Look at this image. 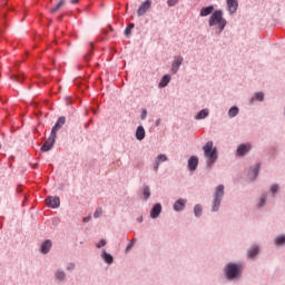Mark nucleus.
I'll use <instances>...</instances> for the list:
<instances>
[{
	"label": "nucleus",
	"instance_id": "nucleus-5",
	"mask_svg": "<svg viewBox=\"0 0 285 285\" xmlns=\"http://www.w3.org/2000/svg\"><path fill=\"white\" fill-rule=\"evenodd\" d=\"M55 141H57V136H55L53 134H50V137L48 138V140H46V142L42 145L41 151L48 153L49 150H52V147L55 146Z\"/></svg>",
	"mask_w": 285,
	"mask_h": 285
},
{
	"label": "nucleus",
	"instance_id": "nucleus-19",
	"mask_svg": "<svg viewBox=\"0 0 285 285\" xmlns=\"http://www.w3.org/2000/svg\"><path fill=\"white\" fill-rule=\"evenodd\" d=\"M65 4H66V0H60V1L57 3V6H55V7H52V8L50 9L51 14H55V12H59V10H61L62 6H65Z\"/></svg>",
	"mask_w": 285,
	"mask_h": 285
},
{
	"label": "nucleus",
	"instance_id": "nucleus-14",
	"mask_svg": "<svg viewBox=\"0 0 285 285\" xmlns=\"http://www.w3.org/2000/svg\"><path fill=\"white\" fill-rule=\"evenodd\" d=\"M51 248H52V242L50 239H47L41 245V253H43V255H47V253H50Z\"/></svg>",
	"mask_w": 285,
	"mask_h": 285
},
{
	"label": "nucleus",
	"instance_id": "nucleus-21",
	"mask_svg": "<svg viewBox=\"0 0 285 285\" xmlns=\"http://www.w3.org/2000/svg\"><path fill=\"white\" fill-rule=\"evenodd\" d=\"M237 115H239V108L237 107H232L228 110V117L233 118V117H237Z\"/></svg>",
	"mask_w": 285,
	"mask_h": 285
},
{
	"label": "nucleus",
	"instance_id": "nucleus-41",
	"mask_svg": "<svg viewBox=\"0 0 285 285\" xmlns=\"http://www.w3.org/2000/svg\"><path fill=\"white\" fill-rule=\"evenodd\" d=\"M90 219H92V217L91 216H87V217L83 218L82 222L87 223V222H90Z\"/></svg>",
	"mask_w": 285,
	"mask_h": 285
},
{
	"label": "nucleus",
	"instance_id": "nucleus-40",
	"mask_svg": "<svg viewBox=\"0 0 285 285\" xmlns=\"http://www.w3.org/2000/svg\"><path fill=\"white\" fill-rule=\"evenodd\" d=\"M154 170L157 173V170H159V161L156 160V165L154 167Z\"/></svg>",
	"mask_w": 285,
	"mask_h": 285
},
{
	"label": "nucleus",
	"instance_id": "nucleus-17",
	"mask_svg": "<svg viewBox=\"0 0 285 285\" xmlns=\"http://www.w3.org/2000/svg\"><path fill=\"white\" fill-rule=\"evenodd\" d=\"M213 10H215V7L213 6L203 8L200 10V17H208V14H213Z\"/></svg>",
	"mask_w": 285,
	"mask_h": 285
},
{
	"label": "nucleus",
	"instance_id": "nucleus-31",
	"mask_svg": "<svg viewBox=\"0 0 285 285\" xmlns=\"http://www.w3.org/2000/svg\"><path fill=\"white\" fill-rule=\"evenodd\" d=\"M104 209L101 207H98L94 214L95 219H99V216L102 215Z\"/></svg>",
	"mask_w": 285,
	"mask_h": 285
},
{
	"label": "nucleus",
	"instance_id": "nucleus-44",
	"mask_svg": "<svg viewBox=\"0 0 285 285\" xmlns=\"http://www.w3.org/2000/svg\"><path fill=\"white\" fill-rule=\"evenodd\" d=\"M89 57H90V53H87V55L85 56V60L88 61V60L90 59Z\"/></svg>",
	"mask_w": 285,
	"mask_h": 285
},
{
	"label": "nucleus",
	"instance_id": "nucleus-36",
	"mask_svg": "<svg viewBox=\"0 0 285 285\" xmlns=\"http://www.w3.org/2000/svg\"><path fill=\"white\" fill-rule=\"evenodd\" d=\"M266 204V196H262L259 207L264 206Z\"/></svg>",
	"mask_w": 285,
	"mask_h": 285
},
{
	"label": "nucleus",
	"instance_id": "nucleus-43",
	"mask_svg": "<svg viewBox=\"0 0 285 285\" xmlns=\"http://www.w3.org/2000/svg\"><path fill=\"white\" fill-rule=\"evenodd\" d=\"M70 3L77 4V3H79V0H70Z\"/></svg>",
	"mask_w": 285,
	"mask_h": 285
},
{
	"label": "nucleus",
	"instance_id": "nucleus-28",
	"mask_svg": "<svg viewBox=\"0 0 285 285\" xmlns=\"http://www.w3.org/2000/svg\"><path fill=\"white\" fill-rule=\"evenodd\" d=\"M11 79H12V81H18V83H21V81H23V76H21V75H12Z\"/></svg>",
	"mask_w": 285,
	"mask_h": 285
},
{
	"label": "nucleus",
	"instance_id": "nucleus-32",
	"mask_svg": "<svg viewBox=\"0 0 285 285\" xmlns=\"http://www.w3.org/2000/svg\"><path fill=\"white\" fill-rule=\"evenodd\" d=\"M177 3H179V0H167V4L169 6V8H173V6H177Z\"/></svg>",
	"mask_w": 285,
	"mask_h": 285
},
{
	"label": "nucleus",
	"instance_id": "nucleus-15",
	"mask_svg": "<svg viewBox=\"0 0 285 285\" xmlns=\"http://www.w3.org/2000/svg\"><path fill=\"white\" fill-rule=\"evenodd\" d=\"M146 137V129H144V126H138L136 130V138L138 141H141Z\"/></svg>",
	"mask_w": 285,
	"mask_h": 285
},
{
	"label": "nucleus",
	"instance_id": "nucleus-47",
	"mask_svg": "<svg viewBox=\"0 0 285 285\" xmlns=\"http://www.w3.org/2000/svg\"><path fill=\"white\" fill-rule=\"evenodd\" d=\"M63 19V17H60V21Z\"/></svg>",
	"mask_w": 285,
	"mask_h": 285
},
{
	"label": "nucleus",
	"instance_id": "nucleus-1",
	"mask_svg": "<svg viewBox=\"0 0 285 285\" xmlns=\"http://www.w3.org/2000/svg\"><path fill=\"white\" fill-rule=\"evenodd\" d=\"M204 156L207 159V166H213L217 161V147L213 146V141H207L203 147Z\"/></svg>",
	"mask_w": 285,
	"mask_h": 285
},
{
	"label": "nucleus",
	"instance_id": "nucleus-20",
	"mask_svg": "<svg viewBox=\"0 0 285 285\" xmlns=\"http://www.w3.org/2000/svg\"><path fill=\"white\" fill-rule=\"evenodd\" d=\"M168 83H170V76L165 75L159 82V88H166V86H168Z\"/></svg>",
	"mask_w": 285,
	"mask_h": 285
},
{
	"label": "nucleus",
	"instance_id": "nucleus-4",
	"mask_svg": "<svg viewBox=\"0 0 285 285\" xmlns=\"http://www.w3.org/2000/svg\"><path fill=\"white\" fill-rule=\"evenodd\" d=\"M225 273L227 279H235L242 273V265L229 263L225 268Z\"/></svg>",
	"mask_w": 285,
	"mask_h": 285
},
{
	"label": "nucleus",
	"instance_id": "nucleus-46",
	"mask_svg": "<svg viewBox=\"0 0 285 285\" xmlns=\"http://www.w3.org/2000/svg\"><path fill=\"white\" fill-rule=\"evenodd\" d=\"M156 126H159V121L156 122Z\"/></svg>",
	"mask_w": 285,
	"mask_h": 285
},
{
	"label": "nucleus",
	"instance_id": "nucleus-23",
	"mask_svg": "<svg viewBox=\"0 0 285 285\" xmlns=\"http://www.w3.org/2000/svg\"><path fill=\"white\" fill-rule=\"evenodd\" d=\"M206 117H208V109H203L197 114L196 119H206Z\"/></svg>",
	"mask_w": 285,
	"mask_h": 285
},
{
	"label": "nucleus",
	"instance_id": "nucleus-12",
	"mask_svg": "<svg viewBox=\"0 0 285 285\" xmlns=\"http://www.w3.org/2000/svg\"><path fill=\"white\" fill-rule=\"evenodd\" d=\"M197 166H199V158H197V156H191L188 160L189 170H197Z\"/></svg>",
	"mask_w": 285,
	"mask_h": 285
},
{
	"label": "nucleus",
	"instance_id": "nucleus-34",
	"mask_svg": "<svg viewBox=\"0 0 285 285\" xmlns=\"http://www.w3.org/2000/svg\"><path fill=\"white\" fill-rule=\"evenodd\" d=\"M259 168H261V165L257 164L256 167H255L254 170H253L255 177H257V175H258V173H259Z\"/></svg>",
	"mask_w": 285,
	"mask_h": 285
},
{
	"label": "nucleus",
	"instance_id": "nucleus-39",
	"mask_svg": "<svg viewBox=\"0 0 285 285\" xmlns=\"http://www.w3.org/2000/svg\"><path fill=\"white\" fill-rule=\"evenodd\" d=\"M75 268V264L73 263H70L68 266H67V271H73Z\"/></svg>",
	"mask_w": 285,
	"mask_h": 285
},
{
	"label": "nucleus",
	"instance_id": "nucleus-25",
	"mask_svg": "<svg viewBox=\"0 0 285 285\" xmlns=\"http://www.w3.org/2000/svg\"><path fill=\"white\" fill-rule=\"evenodd\" d=\"M145 199H150V187L145 186L142 189Z\"/></svg>",
	"mask_w": 285,
	"mask_h": 285
},
{
	"label": "nucleus",
	"instance_id": "nucleus-13",
	"mask_svg": "<svg viewBox=\"0 0 285 285\" xmlns=\"http://www.w3.org/2000/svg\"><path fill=\"white\" fill-rule=\"evenodd\" d=\"M250 145H240L238 148H237V155L238 157H244V155H246V153H249L250 150Z\"/></svg>",
	"mask_w": 285,
	"mask_h": 285
},
{
	"label": "nucleus",
	"instance_id": "nucleus-24",
	"mask_svg": "<svg viewBox=\"0 0 285 285\" xmlns=\"http://www.w3.org/2000/svg\"><path fill=\"white\" fill-rule=\"evenodd\" d=\"M202 210H203L202 205H196V206L194 207L195 216H196V217H202Z\"/></svg>",
	"mask_w": 285,
	"mask_h": 285
},
{
	"label": "nucleus",
	"instance_id": "nucleus-11",
	"mask_svg": "<svg viewBox=\"0 0 285 285\" xmlns=\"http://www.w3.org/2000/svg\"><path fill=\"white\" fill-rule=\"evenodd\" d=\"M161 215V204H156L150 210L151 219H157Z\"/></svg>",
	"mask_w": 285,
	"mask_h": 285
},
{
	"label": "nucleus",
	"instance_id": "nucleus-27",
	"mask_svg": "<svg viewBox=\"0 0 285 285\" xmlns=\"http://www.w3.org/2000/svg\"><path fill=\"white\" fill-rule=\"evenodd\" d=\"M276 246H282V244H285V236H278L275 238Z\"/></svg>",
	"mask_w": 285,
	"mask_h": 285
},
{
	"label": "nucleus",
	"instance_id": "nucleus-6",
	"mask_svg": "<svg viewBox=\"0 0 285 285\" xmlns=\"http://www.w3.org/2000/svg\"><path fill=\"white\" fill-rule=\"evenodd\" d=\"M65 125H66V117L63 116L59 117L57 122L51 129V135L57 137V132H59V130H61V128H63Z\"/></svg>",
	"mask_w": 285,
	"mask_h": 285
},
{
	"label": "nucleus",
	"instance_id": "nucleus-37",
	"mask_svg": "<svg viewBox=\"0 0 285 285\" xmlns=\"http://www.w3.org/2000/svg\"><path fill=\"white\" fill-rule=\"evenodd\" d=\"M101 246H106L105 239H101L100 243L97 244V248H101Z\"/></svg>",
	"mask_w": 285,
	"mask_h": 285
},
{
	"label": "nucleus",
	"instance_id": "nucleus-7",
	"mask_svg": "<svg viewBox=\"0 0 285 285\" xmlns=\"http://www.w3.org/2000/svg\"><path fill=\"white\" fill-rule=\"evenodd\" d=\"M150 6H153V2L150 0H146L145 2H142L137 10L138 17H144V14L150 10Z\"/></svg>",
	"mask_w": 285,
	"mask_h": 285
},
{
	"label": "nucleus",
	"instance_id": "nucleus-16",
	"mask_svg": "<svg viewBox=\"0 0 285 285\" xmlns=\"http://www.w3.org/2000/svg\"><path fill=\"white\" fill-rule=\"evenodd\" d=\"M184 208H186V199H178L175 204H174V210H184Z\"/></svg>",
	"mask_w": 285,
	"mask_h": 285
},
{
	"label": "nucleus",
	"instance_id": "nucleus-10",
	"mask_svg": "<svg viewBox=\"0 0 285 285\" xmlns=\"http://www.w3.org/2000/svg\"><path fill=\"white\" fill-rule=\"evenodd\" d=\"M238 6L239 3L237 2V0H227V8L230 14H235V12H237Z\"/></svg>",
	"mask_w": 285,
	"mask_h": 285
},
{
	"label": "nucleus",
	"instance_id": "nucleus-26",
	"mask_svg": "<svg viewBox=\"0 0 285 285\" xmlns=\"http://www.w3.org/2000/svg\"><path fill=\"white\" fill-rule=\"evenodd\" d=\"M132 28H135L134 23H130L126 29H125V36L130 37L132 33Z\"/></svg>",
	"mask_w": 285,
	"mask_h": 285
},
{
	"label": "nucleus",
	"instance_id": "nucleus-22",
	"mask_svg": "<svg viewBox=\"0 0 285 285\" xmlns=\"http://www.w3.org/2000/svg\"><path fill=\"white\" fill-rule=\"evenodd\" d=\"M102 259L106 262V264H112L114 262L112 255L106 252L102 253Z\"/></svg>",
	"mask_w": 285,
	"mask_h": 285
},
{
	"label": "nucleus",
	"instance_id": "nucleus-3",
	"mask_svg": "<svg viewBox=\"0 0 285 285\" xmlns=\"http://www.w3.org/2000/svg\"><path fill=\"white\" fill-rule=\"evenodd\" d=\"M224 198V185H218L214 191L213 212L217 213Z\"/></svg>",
	"mask_w": 285,
	"mask_h": 285
},
{
	"label": "nucleus",
	"instance_id": "nucleus-9",
	"mask_svg": "<svg viewBox=\"0 0 285 285\" xmlns=\"http://www.w3.org/2000/svg\"><path fill=\"white\" fill-rule=\"evenodd\" d=\"M181 63H184V58L181 56H177L174 58V62L171 65V71L174 72V75H177Z\"/></svg>",
	"mask_w": 285,
	"mask_h": 285
},
{
	"label": "nucleus",
	"instance_id": "nucleus-8",
	"mask_svg": "<svg viewBox=\"0 0 285 285\" xmlns=\"http://www.w3.org/2000/svg\"><path fill=\"white\" fill-rule=\"evenodd\" d=\"M46 202L49 208H59V206H61V200L57 196H49Z\"/></svg>",
	"mask_w": 285,
	"mask_h": 285
},
{
	"label": "nucleus",
	"instance_id": "nucleus-45",
	"mask_svg": "<svg viewBox=\"0 0 285 285\" xmlns=\"http://www.w3.org/2000/svg\"><path fill=\"white\" fill-rule=\"evenodd\" d=\"M138 222H139V223H142V222H144V218H141V217L138 218Z\"/></svg>",
	"mask_w": 285,
	"mask_h": 285
},
{
	"label": "nucleus",
	"instance_id": "nucleus-18",
	"mask_svg": "<svg viewBox=\"0 0 285 285\" xmlns=\"http://www.w3.org/2000/svg\"><path fill=\"white\" fill-rule=\"evenodd\" d=\"M258 254H259V247L253 246L248 249L247 257L253 258V257H256V255Z\"/></svg>",
	"mask_w": 285,
	"mask_h": 285
},
{
	"label": "nucleus",
	"instance_id": "nucleus-35",
	"mask_svg": "<svg viewBox=\"0 0 285 285\" xmlns=\"http://www.w3.org/2000/svg\"><path fill=\"white\" fill-rule=\"evenodd\" d=\"M271 190L277 193L279 190V185H272Z\"/></svg>",
	"mask_w": 285,
	"mask_h": 285
},
{
	"label": "nucleus",
	"instance_id": "nucleus-30",
	"mask_svg": "<svg viewBox=\"0 0 285 285\" xmlns=\"http://www.w3.org/2000/svg\"><path fill=\"white\" fill-rule=\"evenodd\" d=\"M56 278L57 279H66V273L65 272H62V271H58L57 273H56Z\"/></svg>",
	"mask_w": 285,
	"mask_h": 285
},
{
	"label": "nucleus",
	"instance_id": "nucleus-38",
	"mask_svg": "<svg viewBox=\"0 0 285 285\" xmlns=\"http://www.w3.org/2000/svg\"><path fill=\"white\" fill-rule=\"evenodd\" d=\"M147 115H148V111L146 109H142L141 119H146Z\"/></svg>",
	"mask_w": 285,
	"mask_h": 285
},
{
	"label": "nucleus",
	"instance_id": "nucleus-2",
	"mask_svg": "<svg viewBox=\"0 0 285 285\" xmlns=\"http://www.w3.org/2000/svg\"><path fill=\"white\" fill-rule=\"evenodd\" d=\"M226 23L227 22L226 19H224V13H222V11L219 10L215 11L209 18L210 28H213V26H218L219 32H222L224 28H226Z\"/></svg>",
	"mask_w": 285,
	"mask_h": 285
},
{
	"label": "nucleus",
	"instance_id": "nucleus-33",
	"mask_svg": "<svg viewBox=\"0 0 285 285\" xmlns=\"http://www.w3.org/2000/svg\"><path fill=\"white\" fill-rule=\"evenodd\" d=\"M256 99H257L258 101H264V92H257V94H256Z\"/></svg>",
	"mask_w": 285,
	"mask_h": 285
},
{
	"label": "nucleus",
	"instance_id": "nucleus-42",
	"mask_svg": "<svg viewBox=\"0 0 285 285\" xmlns=\"http://www.w3.org/2000/svg\"><path fill=\"white\" fill-rule=\"evenodd\" d=\"M131 248H132V240L129 243L126 250H130Z\"/></svg>",
	"mask_w": 285,
	"mask_h": 285
},
{
	"label": "nucleus",
	"instance_id": "nucleus-29",
	"mask_svg": "<svg viewBox=\"0 0 285 285\" xmlns=\"http://www.w3.org/2000/svg\"><path fill=\"white\" fill-rule=\"evenodd\" d=\"M156 161H158V164H161L164 161H168V157L166 155H164V154H160V155H158Z\"/></svg>",
	"mask_w": 285,
	"mask_h": 285
}]
</instances>
